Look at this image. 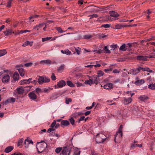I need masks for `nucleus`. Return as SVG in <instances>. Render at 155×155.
<instances>
[{
    "instance_id": "obj_1",
    "label": "nucleus",
    "mask_w": 155,
    "mask_h": 155,
    "mask_svg": "<svg viewBox=\"0 0 155 155\" xmlns=\"http://www.w3.org/2000/svg\"><path fill=\"white\" fill-rule=\"evenodd\" d=\"M89 78L88 80H86L85 81L84 83L86 84L91 85L92 84H97L98 83L99 78L97 75H94L92 76H88Z\"/></svg>"
},
{
    "instance_id": "obj_2",
    "label": "nucleus",
    "mask_w": 155,
    "mask_h": 155,
    "mask_svg": "<svg viewBox=\"0 0 155 155\" xmlns=\"http://www.w3.org/2000/svg\"><path fill=\"white\" fill-rule=\"evenodd\" d=\"M47 144L44 141L41 140V142H38L37 143L36 148L38 153H42L47 147Z\"/></svg>"
},
{
    "instance_id": "obj_3",
    "label": "nucleus",
    "mask_w": 155,
    "mask_h": 155,
    "mask_svg": "<svg viewBox=\"0 0 155 155\" xmlns=\"http://www.w3.org/2000/svg\"><path fill=\"white\" fill-rule=\"evenodd\" d=\"M106 139V137L104 135L101 134L99 135V134H97L96 140L97 143H99L104 142Z\"/></svg>"
},
{
    "instance_id": "obj_4",
    "label": "nucleus",
    "mask_w": 155,
    "mask_h": 155,
    "mask_svg": "<svg viewBox=\"0 0 155 155\" xmlns=\"http://www.w3.org/2000/svg\"><path fill=\"white\" fill-rule=\"evenodd\" d=\"M123 125H121L118 128L117 131L115 135L114 141L115 142L116 138H121L122 137Z\"/></svg>"
},
{
    "instance_id": "obj_5",
    "label": "nucleus",
    "mask_w": 155,
    "mask_h": 155,
    "mask_svg": "<svg viewBox=\"0 0 155 155\" xmlns=\"http://www.w3.org/2000/svg\"><path fill=\"white\" fill-rule=\"evenodd\" d=\"M15 101V99L12 97H10L7 99L5 101L1 102V103L3 105H6L8 104L14 103Z\"/></svg>"
},
{
    "instance_id": "obj_6",
    "label": "nucleus",
    "mask_w": 155,
    "mask_h": 155,
    "mask_svg": "<svg viewBox=\"0 0 155 155\" xmlns=\"http://www.w3.org/2000/svg\"><path fill=\"white\" fill-rule=\"evenodd\" d=\"M10 80V76L8 74H4L2 75V81L3 83H5L8 82Z\"/></svg>"
},
{
    "instance_id": "obj_7",
    "label": "nucleus",
    "mask_w": 155,
    "mask_h": 155,
    "mask_svg": "<svg viewBox=\"0 0 155 155\" xmlns=\"http://www.w3.org/2000/svg\"><path fill=\"white\" fill-rule=\"evenodd\" d=\"M148 56H146L143 55H138L136 57L137 60L141 61H145L147 60V58H148Z\"/></svg>"
},
{
    "instance_id": "obj_8",
    "label": "nucleus",
    "mask_w": 155,
    "mask_h": 155,
    "mask_svg": "<svg viewBox=\"0 0 155 155\" xmlns=\"http://www.w3.org/2000/svg\"><path fill=\"white\" fill-rule=\"evenodd\" d=\"M28 96L30 99L35 101L37 98V96L34 91H32L28 94Z\"/></svg>"
},
{
    "instance_id": "obj_9",
    "label": "nucleus",
    "mask_w": 155,
    "mask_h": 155,
    "mask_svg": "<svg viewBox=\"0 0 155 155\" xmlns=\"http://www.w3.org/2000/svg\"><path fill=\"white\" fill-rule=\"evenodd\" d=\"M70 153V149L67 148H64L62 151L60 155H69Z\"/></svg>"
},
{
    "instance_id": "obj_10",
    "label": "nucleus",
    "mask_w": 155,
    "mask_h": 155,
    "mask_svg": "<svg viewBox=\"0 0 155 155\" xmlns=\"http://www.w3.org/2000/svg\"><path fill=\"white\" fill-rule=\"evenodd\" d=\"M123 99H124L123 100V103L125 105H127L130 103L132 101V99L131 97H129L128 98L124 97Z\"/></svg>"
},
{
    "instance_id": "obj_11",
    "label": "nucleus",
    "mask_w": 155,
    "mask_h": 155,
    "mask_svg": "<svg viewBox=\"0 0 155 155\" xmlns=\"http://www.w3.org/2000/svg\"><path fill=\"white\" fill-rule=\"evenodd\" d=\"M138 99L141 101L145 102L149 99V98L147 95H143L139 97Z\"/></svg>"
},
{
    "instance_id": "obj_12",
    "label": "nucleus",
    "mask_w": 155,
    "mask_h": 155,
    "mask_svg": "<svg viewBox=\"0 0 155 155\" xmlns=\"http://www.w3.org/2000/svg\"><path fill=\"white\" fill-rule=\"evenodd\" d=\"M66 84V83L65 81L61 80L59 81L57 83V86L59 88H62Z\"/></svg>"
},
{
    "instance_id": "obj_13",
    "label": "nucleus",
    "mask_w": 155,
    "mask_h": 155,
    "mask_svg": "<svg viewBox=\"0 0 155 155\" xmlns=\"http://www.w3.org/2000/svg\"><path fill=\"white\" fill-rule=\"evenodd\" d=\"M3 33L5 36H7L11 35L12 33H14V32L12 30L8 28L6 31H3Z\"/></svg>"
},
{
    "instance_id": "obj_14",
    "label": "nucleus",
    "mask_w": 155,
    "mask_h": 155,
    "mask_svg": "<svg viewBox=\"0 0 155 155\" xmlns=\"http://www.w3.org/2000/svg\"><path fill=\"white\" fill-rule=\"evenodd\" d=\"M103 87L105 89L110 90L113 88V84L111 83H107L104 85Z\"/></svg>"
},
{
    "instance_id": "obj_15",
    "label": "nucleus",
    "mask_w": 155,
    "mask_h": 155,
    "mask_svg": "<svg viewBox=\"0 0 155 155\" xmlns=\"http://www.w3.org/2000/svg\"><path fill=\"white\" fill-rule=\"evenodd\" d=\"M109 13L111 16L114 17L116 18L119 16V15L114 11H110Z\"/></svg>"
},
{
    "instance_id": "obj_16",
    "label": "nucleus",
    "mask_w": 155,
    "mask_h": 155,
    "mask_svg": "<svg viewBox=\"0 0 155 155\" xmlns=\"http://www.w3.org/2000/svg\"><path fill=\"white\" fill-rule=\"evenodd\" d=\"M70 124V123L69 121L66 120H62L61 121V126H67Z\"/></svg>"
},
{
    "instance_id": "obj_17",
    "label": "nucleus",
    "mask_w": 155,
    "mask_h": 155,
    "mask_svg": "<svg viewBox=\"0 0 155 155\" xmlns=\"http://www.w3.org/2000/svg\"><path fill=\"white\" fill-rule=\"evenodd\" d=\"M139 69L140 70V72L141 70L142 71H147L150 73H151L153 72V71L150 69L148 68H143L141 67H139Z\"/></svg>"
},
{
    "instance_id": "obj_18",
    "label": "nucleus",
    "mask_w": 155,
    "mask_h": 155,
    "mask_svg": "<svg viewBox=\"0 0 155 155\" xmlns=\"http://www.w3.org/2000/svg\"><path fill=\"white\" fill-rule=\"evenodd\" d=\"M19 76L18 73L16 71L14 74L13 76V78L15 81H18L19 79Z\"/></svg>"
},
{
    "instance_id": "obj_19",
    "label": "nucleus",
    "mask_w": 155,
    "mask_h": 155,
    "mask_svg": "<svg viewBox=\"0 0 155 155\" xmlns=\"http://www.w3.org/2000/svg\"><path fill=\"white\" fill-rule=\"evenodd\" d=\"M16 91L18 94H21L24 92V90L22 87H20L17 88Z\"/></svg>"
},
{
    "instance_id": "obj_20",
    "label": "nucleus",
    "mask_w": 155,
    "mask_h": 155,
    "mask_svg": "<svg viewBox=\"0 0 155 155\" xmlns=\"http://www.w3.org/2000/svg\"><path fill=\"white\" fill-rule=\"evenodd\" d=\"M14 147L12 146H9L7 147L5 150L4 152L6 153H8L11 151L13 149Z\"/></svg>"
},
{
    "instance_id": "obj_21",
    "label": "nucleus",
    "mask_w": 155,
    "mask_h": 155,
    "mask_svg": "<svg viewBox=\"0 0 155 155\" xmlns=\"http://www.w3.org/2000/svg\"><path fill=\"white\" fill-rule=\"evenodd\" d=\"M134 43L137 44V42H135L134 43H128L126 45V50L128 51H130L131 49V47L132 46V45Z\"/></svg>"
},
{
    "instance_id": "obj_22",
    "label": "nucleus",
    "mask_w": 155,
    "mask_h": 155,
    "mask_svg": "<svg viewBox=\"0 0 155 155\" xmlns=\"http://www.w3.org/2000/svg\"><path fill=\"white\" fill-rule=\"evenodd\" d=\"M40 63L41 64H51V61L49 60H44L41 61Z\"/></svg>"
},
{
    "instance_id": "obj_23",
    "label": "nucleus",
    "mask_w": 155,
    "mask_h": 155,
    "mask_svg": "<svg viewBox=\"0 0 155 155\" xmlns=\"http://www.w3.org/2000/svg\"><path fill=\"white\" fill-rule=\"evenodd\" d=\"M65 67V65L64 64H62L58 68L57 71L58 72H61L64 70Z\"/></svg>"
},
{
    "instance_id": "obj_24",
    "label": "nucleus",
    "mask_w": 155,
    "mask_h": 155,
    "mask_svg": "<svg viewBox=\"0 0 155 155\" xmlns=\"http://www.w3.org/2000/svg\"><path fill=\"white\" fill-rule=\"evenodd\" d=\"M38 77L39 78L38 79V82L39 84H42L44 83V77L40 76H38Z\"/></svg>"
},
{
    "instance_id": "obj_25",
    "label": "nucleus",
    "mask_w": 155,
    "mask_h": 155,
    "mask_svg": "<svg viewBox=\"0 0 155 155\" xmlns=\"http://www.w3.org/2000/svg\"><path fill=\"white\" fill-rule=\"evenodd\" d=\"M44 25V24L43 23H40L39 24L34 26L33 29H36L37 30H38L39 28H41Z\"/></svg>"
},
{
    "instance_id": "obj_26",
    "label": "nucleus",
    "mask_w": 155,
    "mask_h": 155,
    "mask_svg": "<svg viewBox=\"0 0 155 155\" xmlns=\"http://www.w3.org/2000/svg\"><path fill=\"white\" fill-rule=\"evenodd\" d=\"M24 144L26 145L25 147H27V145L28 146V144H33V142L31 140H29L28 139H26L25 140Z\"/></svg>"
},
{
    "instance_id": "obj_27",
    "label": "nucleus",
    "mask_w": 155,
    "mask_h": 155,
    "mask_svg": "<svg viewBox=\"0 0 155 155\" xmlns=\"http://www.w3.org/2000/svg\"><path fill=\"white\" fill-rule=\"evenodd\" d=\"M126 27V25L121 24H117L115 26V28L114 29H120L122 28Z\"/></svg>"
},
{
    "instance_id": "obj_28",
    "label": "nucleus",
    "mask_w": 155,
    "mask_h": 155,
    "mask_svg": "<svg viewBox=\"0 0 155 155\" xmlns=\"http://www.w3.org/2000/svg\"><path fill=\"white\" fill-rule=\"evenodd\" d=\"M61 52L62 54H67V55H70L71 53V52L68 49H67L64 51L61 50Z\"/></svg>"
},
{
    "instance_id": "obj_29",
    "label": "nucleus",
    "mask_w": 155,
    "mask_h": 155,
    "mask_svg": "<svg viewBox=\"0 0 155 155\" xmlns=\"http://www.w3.org/2000/svg\"><path fill=\"white\" fill-rule=\"evenodd\" d=\"M144 81L143 80H137L135 82V84L137 85H140L144 83Z\"/></svg>"
},
{
    "instance_id": "obj_30",
    "label": "nucleus",
    "mask_w": 155,
    "mask_h": 155,
    "mask_svg": "<svg viewBox=\"0 0 155 155\" xmlns=\"http://www.w3.org/2000/svg\"><path fill=\"white\" fill-rule=\"evenodd\" d=\"M119 50L121 51H126V45L124 44L120 48Z\"/></svg>"
},
{
    "instance_id": "obj_31",
    "label": "nucleus",
    "mask_w": 155,
    "mask_h": 155,
    "mask_svg": "<svg viewBox=\"0 0 155 155\" xmlns=\"http://www.w3.org/2000/svg\"><path fill=\"white\" fill-rule=\"evenodd\" d=\"M28 45H29L30 46L32 45V43L30 42L29 41H25L22 45V46L23 47L26 46Z\"/></svg>"
},
{
    "instance_id": "obj_32",
    "label": "nucleus",
    "mask_w": 155,
    "mask_h": 155,
    "mask_svg": "<svg viewBox=\"0 0 155 155\" xmlns=\"http://www.w3.org/2000/svg\"><path fill=\"white\" fill-rule=\"evenodd\" d=\"M19 74L21 76H23L24 75V71L22 68H19L18 69Z\"/></svg>"
},
{
    "instance_id": "obj_33",
    "label": "nucleus",
    "mask_w": 155,
    "mask_h": 155,
    "mask_svg": "<svg viewBox=\"0 0 155 155\" xmlns=\"http://www.w3.org/2000/svg\"><path fill=\"white\" fill-rule=\"evenodd\" d=\"M66 83L68 86L71 87H74V84L71 81H67L66 82Z\"/></svg>"
},
{
    "instance_id": "obj_34",
    "label": "nucleus",
    "mask_w": 155,
    "mask_h": 155,
    "mask_svg": "<svg viewBox=\"0 0 155 155\" xmlns=\"http://www.w3.org/2000/svg\"><path fill=\"white\" fill-rule=\"evenodd\" d=\"M7 51L5 49L0 50V57L2 56L7 54Z\"/></svg>"
},
{
    "instance_id": "obj_35",
    "label": "nucleus",
    "mask_w": 155,
    "mask_h": 155,
    "mask_svg": "<svg viewBox=\"0 0 155 155\" xmlns=\"http://www.w3.org/2000/svg\"><path fill=\"white\" fill-rule=\"evenodd\" d=\"M55 29L58 32L60 33H62L63 32H65L67 31V30L65 31H63L60 27H56Z\"/></svg>"
},
{
    "instance_id": "obj_36",
    "label": "nucleus",
    "mask_w": 155,
    "mask_h": 155,
    "mask_svg": "<svg viewBox=\"0 0 155 155\" xmlns=\"http://www.w3.org/2000/svg\"><path fill=\"white\" fill-rule=\"evenodd\" d=\"M133 74L136 75L138 73L140 72V70L139 69V68H138L135 69H134L133 70Z\"/></svg>"
},
{
    "instance_id": "obj_37",
    "label": "nucleus",
    "mask_w": 155,
    "mask_h": 155,
    "mask_svg": "<svg viewBox=\"0 0 155 155\" xmlns=\"http://www.w3.org/2000/svg\"><path fill=\"white\" fill-rule=\"evenodd\" d=\"M33 91H34L35 93L39 94V93L42 92V90L39 88H37L35 89V90Z\"/></svg>"
},
{
    "instance_id": "obj_38",
    "label": "nucleus",
    "mask_w": 155,
    "mask_h": 155,
    "mask_svg": "<svg viewBox=\"0 0 155 155\" xmlns=\"http://www.w3.org/2000/svg\"><path fill=\"white\" fill-rule=\"evenodd\" d=\"M141 144H132L131 146V148L134 149V148L137 147H142Z\"/></svg>"
},
{
    "instance_id": "obj_39",
    "label": "nucleus",
    "mask_w": 155,
    "mask_h": 155,
    "mask_svg": "<svg viewBox=\"0 0 155 155\" xmlns=\"http://www.w3.org/2000/svg\"><path fill=\"white\" fill-rule=\"evenodd\" d=\"M97 74H98L97 75L98 76V78H99V77L103 76L104 74L103 71H97Z\"/></svg>"
},
{
    "instance_id": "obj_40",
    "label": "nucleus",
    "mask_w": 155,
    "mask_h": 155,
    "mask_svg": "<svg viewBox=\"0 0 155 155\" xmlns=\"http://www.w3.org/2000/svg\"><path fill=\"white\" fill-rule=\"evenodd\" d=\"M117 44L115 45H113L110 46V50H114L115 49L117 48Z\"/></svg>"
},
{
    "instance_id": "obj_41",
    "label": "nucleus",
    "mask_w": 155,
    "mask_h": 155,
    "mask_svg": "<svg viewBox=\"0 0 155 155\" xmlns=\"http://www.w3.org/2000/svg\"><path fill=\"white\" fill-rule=\"evenodd\" d=\"M103 50H104V52L106 53L109 54L110 53V51L107 48V46L104 47Z\"/></svg>"
},
{
    "instance_id": "obj_42",
    "label": "nucleus",
    "mask_w": 155,
    "mask_h": 155,
    "mask_svg": "<svg viewBox=\"0 0 155 155\" xmlns=\"http://www.w3.org/2000/svg\"><path fill=\"white\" fill-rule=\"evenodd\" d=\"M69 120L71 124L73 126L75 125V124L74 123L75 120L72 117H71L69 119Z\"/></svg>"
},
{
    "instance_id": "obj_43",
    "label": "nucleus",
    "mask_w": 155,
    "mask_h": 155,
    "mask_svg": "<svg viewBox=\"0 0 155 155\" xmlns=\"http://www.w3.org/2000/svg\"><path fill=\"white\" fill-rule=\"evenodd\" d=\"M148 88L151 90L155 89V84H150L148 85Z\"/></svg>"
},
{
    "instance_id": "obj_44",
    "label": "nucleus",
    "mask_w": 155,
    "mask_h": 155,
    "mask_svg": "<svg viewBox=\"0 0 155 155\" xmlns=\"http://www.w3.org/2000/svg\"><path fill=\"white\" fill-rule=\"evenodd\" d=\"M50 81V79L49 78L46 77L44 78V83L49 82Z\"/></svg>"
},
{
    "instance_id": "obj_45",
    "label": "nucleus",
    "mask_w": 155,
    "mask_h": 155,
    "mask_svg": "<svg viewBox=\"0 0 155 155\" xmlns=\"http://www.w3.org/2000/svg\"><path fill=\"white\" fill-rule=\"evenodd\" d=\"M92 37V36L89 35H85L84 36V38L85 39H89Z\"/></svg>"
},
{
    "instance_id": "obj_46",
    "label": "nucleus",
    "mask_w": 155,
    "mask_h": 155,
    "mask_svg": "<svg viewBox=\"0 0 155 155\" xmlns=\"http://www.w3.org/2000/svg\"><path fill=\"white\" fill-rule=\"evenodd\" d=\"M110 26V24H104L102 25H101V27H104L105 28H109Z\"/></svg>"
},
{
    "instance_id": "obj_47",
    "label": "nucleus",
    "mask_w": 155,
    "mask_h": 155,
    "mask_svg": "<svg viewBox=\"0 0 155 155\" xmlns=\"http://www.w3.org/2000/svg\"><path fill=\"white\" fill-rule=\"evenodd\" d=\"M94 51L95 52V53H96L101 54V53H104V50H101V49L96 50Z\"/></svg>"
},
{
    "instance_id": "obj_48",
    "label": "nucleus",
    "mask_w": 155,
    "mask_h": 155,
    "mask_svg": "<svg viewBox=\"0 0 155 155\" xmlns=\"http://www.w3.org/2000/svg\"><path fill=\"white\" fill-rule=\"evenodd\" d=\"M13 0H9L8 3H7V5L6 6L7 7H8V8H10L11 6V4L12 3V2Z\"/></svg>"
},
{
    "instance_id": "obj_49",
    "label": "nucleus",
    "mask_w": 155,
    "mask_h": 155,
    "mask_svg": "<svg viewBox=\"0 0 155 155\" xmlns=\"http://www.w3.org/2000/svg\"><path fill=\"white\" fill-rule=\"evenodd\" d=\"M62 148L61 147H58L56 148L55 150V152L57 153H59L62 150Z\"/></svg>"
},
{
    "instance_id": "obj_50",
    "label": "nucleus",
    "mask_w": 155,
    "mask_h": 155,
    "mask_svg": "<svg viewBox=\"0 0 155 155\" xmlns=\"http://www.w3.org/2000/svg\"><path fill=\"white\" fill-rule=\"evenodd\" d=\"M39 16V15H34L31 16L29 17V20H30L32 19H34L35 18H36Z\"/></svg>"
},
{
    "instance_id": "obj_51",
    "label": "nucleus",
    "mask_w": 155,
    "mask_h": 155,
    "mask_svg": "<svg viewBox=\"0 0 155 155\" xmlns=\"http://www.w3.org/2000/svg\"><path fill=\"white\" fill-rule=\"evenodd\" d=\"M51 37H48L42 38V41L44 42L45 41H47L48 40H49L51 39Z\"/></svg>"
},
{
    "instance_id": "obj_52",
    "label": "nucleus",
    "mask_w": 155,
    "mask_h": 155,
    "mask_svg": "<svg viewBox=\"0 0 155 155\" xmlns=\"http://www.w3.org/2000/svg\"><path fill=\"white\" fill-rule=\"evenodd\" d=\"M23 141V138L21 139L18 142V146H19L21 145Z\"/></svg>"
},
{
    "instance_id": "obj_53",
    "label": "nucleus",
    "mask_w": 155,
    "mask_h": 155,
    "mask_svg": "<svg viewBox=\"0 0 155 155\" xmlns=\"http://www.w3.org/2000/svg\"><path fill=\"white\" fill-rule=\"evenodd\" d=\"M89 16L90 17V19H91L93 18H97L98 17V15H97L96 14H93L92 15H91Z\"/></svg>"
},
{
    "instance_id": "obj_54",
    "label": "nucleus",
    "mask_w": 155,
    "mask_h": 155,
    "mask_svg": "<svg viewBox=\"0 0 155 155\" xmlns=\"http://www.w3.org/2000/svg\"><path fill=\"white\" fill-rule=\"evenodd\" d=\"M51 80L53 81H55L56 80V77L55 76L54 74V73L52 74V75L51 76Z\"/></svg>"
},
{
    "instance_id": "obj_55",
    "label": "nucleus",
    "mask_w": 155,
    "mask_h": 155,
    "mask_svg": "<svg viewBox=\"0 0 155 155\" xmlns=\"http://www.w3.org/2000/svg\"><path fill=\"white\" fill-rule=\"evenodd\" d=\"M72 101V100L70 98H69L68 99H66L65 101V103L67 104H68L69 103Z\"/></svg>"
},
{
    "instance_id": "obj_56",
    "label": "nucleus",
    "mask_w": 155,
    "mask_h": 155,
    "mask_svg": "<svg viewBox=\"0 0 155 155\" xmlns=\"http://www.w3.org/2000/svg\"><path fill=\"white\" fill-rule=\"evenodd\" d=\"M79 49H78L76 48H75V51L77 53V54L78 55H79L80 54V52H81V49L79 48H78Z\"/></svg>"
},
{
    "instance_id": "obj_57",
    "label": "nucleus",
    "mask_w": 155,
    "mask_h": 155,
    "mask_svg": "<svg viewBox=\"0 0 155 155\" xmlns=\"http://www.w3.org/2000/svg\"><path fill=\"white\" fill-rule=\"evenodd\" d=\"M56 123V121L55 120H54L50 126L52 128H53L54 127H55Z\"/></svg>"
},
{
    "instance_id": "obj_58",
    "label": "nucleus",
    "mask_w": 155,
    "mask_h": 155,
    "mask_svg": "<svg viewBox=\"0 0 155 155\" xmlns=\"http://www.w3.org/2000/svg\"><path fill=\"white\" fill-rule=\"evenodd\" d=\"M26 80L24 79L20 81V83L21 85L23 84H26Z\"/></svg>"
},
{
    "instance_id": "obj_59",
    "label": "nucleus",
    "mask_w": 155,
    "mask_h": 155,
    "mask_svg": "<svg viewBox=\"0 0 155 155\" xmlns=\"http://www.w3.org/2000/svg\"><path fill=\"white\" fill-rule=\"evenodd\" d=\"M80 153V151L77 150L75 151L74 153V155H79Z\"/></svg>"
},
{
    "instance_id": "obj_60",
    "label": "nucleus",
    "mask_w": 155,
    "mask_h": 155,
    "mask_svg": "<svg viewBox=\"0 0 155 155\" xmlns=\"http://www.w3.org/2000/svg\"><path fill=\"white\" fill-rule=\"evenodd\" d=\"M49 91V90L48 88H44L42 90V92L48 93Z\"/></svg>"
},
{
    "instance_id": "obj_61",
    "label": "nucleus",
    "mask_w": 155,
    "mask_h": 155,
    "mask_svg": "<svg viewBox=\"0 0 155 155\" xmlns=\"http://www.w3.org/2000/svg\"><path fill=\"white\" fill-rule=\"evenodd\" d=\"M33 64V63L31 62L26 63L25 64V66L27 67H28L31 66Z\"/></svg>"
},
{
    "instance_id": "obj_62",
    "label": "nucleus",
    "mask_w": 155,
    "mask_h": 155,
    "mask_svg": "<svg viewBox=\"0 0 155 155\" xmlns=\"http://www.w3.org/2000/svg\"><path fill=\"white\" fill-rule=\"evenodd\" d=\"M101 105L99 104H97L95 107V109L97 110L99 109L101 107Z\"/></svg>"
},
{
    "instance_id": "obj_63",
    "label": "nucleus",
    "mask_w": 155,
    "mask_h": 155,
    "mask_svg": "<svg viewBox=\"0 0 155 155\" xmlns=\"http://www.w3.org/2000/svg\"><path fill=\"white\" fill-rule=\"evenodd\" d=\"M112 70V68H107L104 69V71L106 73H108L109 71H111Z\"/></svg>"
},
{
    "instance_id": "obj_64",
    "label": "nucleus",
    "mask_w": 155,
    "mask_h": 155,
    "mask_svg": "<svg viewBox=\"0 0 155 155\" xmlns=\"http://www.w3.org/2000/svg\"><path fill=\"white\" fill-rule=\"evenodd\" d=\"M11 155H23V154L20 153L16 152L12 154Z\"/></svg>"
}]
</instances>
